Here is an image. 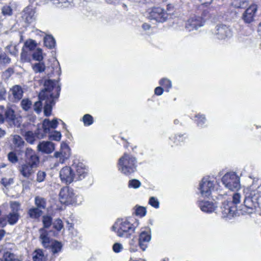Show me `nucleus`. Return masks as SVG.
I'll use <instances>...</instances> for the list:
<instances>
[{
    "mask_svg": "<svg viewBox=\"0 0 261 261\" xmlns=\"http://www.w3.org/2000/svg\"><path fill=\"white\" fill-rule=\"evenodd\" d=\"M13 179L12 178H3L1 180V183L5 187H7L13 183Z\"/></svg>",
    "mask_w": 261,
    "mask_h": 261,
    "instance_id": "nucleus-53",
    "label": "nucleus"
},
{
    "mask_svg": "<svg viewBox=\"0 0 261 261\" xmlns=\"http://www.w3.org/2000/svg\"><path fill=\"white\" fill-rule=\"evenodd\" d=\"M62 248V243L57 240H54L48 249L50 250L53 254L57 253L61 251Z\"/></svg>",
    "mask_w": 261,
    "mask_h": 261,
    "instance_id": "nucleus-25",
    "label": "nucleus"
},
{
    "mask_svg": "<svg viewBox=\"0 0 261 261\" xmlns=\"http://www.w3.org/2000/svg\"><path fill=\"white\" fill-rule=\"evenodd\" d=\"M141 184L140 181L136 179L130 180L128 182V187L133 188L134 189L139 188L141 186Z\"/></svg>",
    "mask_w": 261,
    "mask_h": 261,
    "instance_id": "nucleus-45",
    "label": "nucleus"
},
{
    "mask_svg": "<svg viewBox=\"0 0 261 261\" xmlns=\"http://www.w3.org/2000/svg\"><path fill=\"white\" fill-rule=\"evenodd\" d=\"M58 124L57 119H54L52 121H50L48 119H45L42 123V127H43V132L45 133H50L51 129L56 128Z\"/></svg>",
    "mask_w": 261,
    "mask_h": 261,
    "instance_id": "nucleus-18",
    "label": "nucleus"
},
{
    "mask_svg": "<svg viewBox=\"0 0 261 261\" xmlns=\"http://www.w3.org/2000/svg\"><path fill=\"white\" fill-rule=\"evenodd\" d=\"M62 151L60 152H56L54 153V156L56 158H59V162L63 163L65 159L69 157V148L68 146L65 143H63L61 145Z\"/></svg>",
    "mask_w": 261,
    "mask_h": 261,
    "instance_id": "nucleus-16",
    "label": "nucleus"
},
{
    "mask_svg": "<svg viewBox=\"0 0 261 261\" xmlns=\"http://www.w3.org/2000/svg\"><path fill=\"white\" fill-rule=\"evenodd\" d=\"M37 148L43 153L49 154L55 150V144L50 141H42L38 145Z\"/></svg>",
    "mask_w": 261,
    "mask_h": 261,
    "instance_id": "nucleus-17",
    "label": "nucleus"
},
{
    "mask_svg": "<svg viewBox=\"0 0 261 261\" xmlns=\"http://www.w3.org/2000/svg\"><path fill=\"white\" fill-rule=\"evenodd\" d=\"M151 239L150 232L149 231H143L139 236V241L141 242H149Z\"/></svg>",
    "mask_w": 261,
    "mask_h": 261,
    "instance_id": "nucleus-30",
    "label": "nucleus"
},
{
    "mask_svg": "<svg viewBox=\"0 0 261 261\" xmlns=\"http://www.w3.org/2000/svg\"><path fill=\"white\" fill-rule=\"evenodd\" d=\"M257 9V5H252L246 10L242 17L245 22L250 23L253 20Z\"/></svg>",
    "mask_w": 261,
    "mask_h": 261,
    "instance_id": "nucleus-14",
    "label": "nucleus"
},
{
    "mask_svg": "<svg viewBox=\"0 0 261 261\" xmlns=\"http://www.w3.org/2000/svg\"><path fill=\"white\" fill-rule=\"evenodd\" d=\"M214 34L219 39H225L232 36L231 30L229 27L223 24L216 26Z\"/></svg>",
    "mask_w": 261,
    "mask_h": 261,
    "instance_id": "nucleus-9",
    "label": "nucleus"
},
{
    "mask_svg": "<svg viewBox=\"0 0 261 261\" xmlns=\"http://www.w3.org/2000/svg\"><path fill=\"white\" fill-rule=\"evenodd\" d=\"M12 47L11 45H9L6 47V48L9 50V51L10 54L14 55L15 56H17L18 54V49L16 48V46H14L13 47V49L11 50L10 48Z\"/></svg>",
    "mask_w": 261,
    "mask_h": 261,
    "instance_id": "nucleus-59",
    "label": "nucleus"
},
{
    "mask_svg": "<svg viewBox=\"0 0 261 261\" xmlns=\"http://www.w3.org/2000/svg\"><path fill=\"white\" fill-rule=\"evenodd\" d=\"M53 225L54 228L58 231L61 230L63 227L62 221L61 219H59L55 221V222L53 223Z\"/></svg>",
    "mask_w": 261,
    "mask_h": 261,
    "instance_id": "nucleus-47",
    "label": "nucleus"
},
{
    "mask_svg": "<svg viewBox=\"0 0 261 261\" xmlns=\"http://www.w3.org/2000/svg\"><path fill=\"white\" fill-rule=\"evenodd\" d=\"M204 21L199 16H193L191 17L186 23V29L190 32L194 30H197L198 28L202 26Z\"/></svg>",
    "mask_w": 261,
    "mask_h": 261,
    "instance_id": "nucleus-12",
    "label": "nucleus"
},
{
    "mask_svg": "<svg viewBox=\"0 0 261 261\" xmlns=\"http://www.w3.org/2000/svg\"><path fill=\"white\" fill-rule=\"evenodd\" d=\"M2 13L4 15L11 16L12 14V9L9 6H5L2 8Z\"/></svg>",
    "mask_w": 261,
    "mask_h": 261,
    "instance_id": "nucleus-50",
    "label": "nucleus"
},
{
    "mask_svg": "<svg viewBox=\"0 0 261 261\" xmlns=\"http://www.w3.org/2000/svg\"><path fill=\"white\" fill-rule=\"evenodd\" d=\"M221 209L224 217L229 218L235 215L237 211V206L233 205V203L228 201H225L223 202Z\"/></svg>",
    "mask_w": 261,
    "mask_h": 261,
    "instance_id": "nucleus-13",
    "label": "nucleus"
},
{
    "mask_svg": "<svg viewBox=\"0 0 261 261\" xmlns=\"http://www.w3.org/2000/svg\"><path fill=\"white\" fill-rule=\"evenodd\" d=\"M61 138V134L60 132L55 131L53 134L49 135V139L51 140L59 141Z\"/></svg>",
    "mask_w": 261,
    "mask_h": 261,
    "instance_id": "nucleus-46",
    "label": "nucleus"
},
{
    "mask_svg": "<svg viewBox=\"0 0 261 261\" xmlns=\"http://www.w3.org/2000/svg\"><path fill=\"white\" fill-rule=\"evenodd\" d=\"M36 45L35 42L32 40L27 41L24 43V47L28 48L30 50L34 49L36 47Z\"/></svg>",
    "mask_w": 261,
    "mask_h": 261,
    "instance_id": "nucleus-48",
    "label": "nucleus"
},
{
    "mask_svg": "<svg viewBox=\"0 0 261 261\" xmlns=\"http://www.w3.org/2000/svg\"><path fill=\"white\" fill-rule=\"evenodd\" d=\"M241 195L239 193H234L232 197V201L233 203V205H235L237 204H238L240 202Z\"/></svg>",
    "mask_w": 261,
    "mask_h": 261,
    "instance_id": "nucleus-58",
    "label": "nucleus"
},
{
    "mask_svg": "<svg viewBox=\"0 0 261 261\" xmlns=\"http://www.w3.org/2000/svg\"><path fill=\"white\" fill-rule=\"evenodd\" d=\"M46 176V174L44 171H39L37 174V181L38 182H42L44 181L45 177Z\"/></svg>",
    "mask_w": 261,
    "mask_h": 261,
    "instance_id": "nucleus-52",
    "label": "nucleus"
},
{
    "mask_svg": "<svg viewBox=\"0 0 261 261\" xmlns=\"http://www.w3.org/2000/svg\"><path fill=\"white\" fill-rule=\"evenodd\" d=\"M42 222L44 226L43 228H48L52 224V218L49 216H43L42 218Z\"/></svg>",
    "mask_w": 261,
    "mask_h": 261,
    "instance_id": "nucleus-37",
    "label": "nucleus"
},
{
    "mask_svg": "<svg viewBox=\"0 0 261 261\" xmlns=\"http://www.w3.org/2000/svg\"><path fill=\"white\" fill-rule=\"evenodd\" d=\"M8 160L13 164H15L18 161V158L16 154L13 152L11 151L8 154Z\"/></svg>",
    "mask_w": 261,
    "mask_h": 261,
    "instance_id": "nucleus-44",
    "label": "nucleus"
},
{
    "mask_svg": "<svg viewBox=\"0 0 261 261\" xmlns=\"http://www.w3.org/2000/svg\"><path fill=\"white\" fill-rule=\"evenodd\" d=\"M248 4V0H234L232 5L237 8H246Z\"/></svg>",
    "mask_w": 261,
    "mask_h": 261,
    "instance_id": "nucleus-31",
    "label": "nucleus"
},
{
    "mask_svg": "<svg viewBox=\"0 0 261 261\" xmlns=\"http://www.w3.org/2000/svg\"><path fill=\"white\" fill-rule=\"evenodd\" d=\"M163 89L161 87H156L154 90V93L157 95H161L163 93Z\"/></svg>",
    "mask_w": 261,
    "mask_h": 261,
    "instance_id": "nucleus-61",
    "label": "nucleus"
},
{
    "mask_svg": "<svg viewBox=\"0 0 261 261\" xmlns=\"http://www.w3.org/2000/svg\"><path fill=\"white\" fill-rule=\"evenodd\" d=\"M51 2L58 8H67L70 5L68 0H51Z\"/></svg>",
    "mask_w": 261,
    "mask_h": 261,
    "instance_id": "nucleus-28",
    "label": "nucleus"
},
{
    "mask_svg": "<svg viewBox=\"0 0 261 261\" xmlns=\"http://www.w3.org/2000/svg\"><path fill=\"white\" fill-rule=\"evenodd\" d=\"M182 135L180 136V135H178V136H175V141L174 142L175 143H176L177 141H178V142H180V141H183V139L182 138Z\"/></svg>",
    "mask_w": 261,
    "mask_h": 261,
    "instance_id": "nucleus-63",
    "label": "nucleus"
},
{
    "mask_svg": "<svg viewBox=\"0 0 261 261\" xmlns=\"http://www.w3.org/2000/svg\"><path fill=\"white\" fill-rule=\"evenodd\" d=\"M87 174L86 169L82 165H77L76 167V174H74V178L77 180H82L84 178Z\"/></svg>",
    "mask_w": 261,
    "mask_h": 261,
    "instance_id": "nucleus-23",
    "label": "nucleus"
},
{
    "mask_svg": "<svg viewBox=\"0 0 261 261\" xmlns=\"http://www.w3.org/2000/svg\"><path fill=\"white\" fill-rule=\"evenodd\" d=\"M83 121L85 125H90L93 122V119L90 114H85L83 117Z\"/></svg>",
    "mask_w": 261,
    "mask_h": 261,
    "instance_id": "nucleus-42",
    "label": "nucleus"
},
{
    "mask_svg": "<svg viewBox=\"0 0 261 261\" xmlns=\"http://www.w3.org/2000/svg\"><path fill=\"white\" fill-rule=\"evenodd\" d=\"M35 135L32 131H28L25 133V137L27 141L31 144H33L35 139Z\"/></svg>",
    "mask_w": 261,
    "mask_h": 261,
    "instance_id": "nucleus-38",
    "label": "nucleus"
},
{
    "mask_svg": "<svg viewBox=\"0 0 261 261\" xmlns=\"http://www.w3.org/2000/svg\"><path fill=\"white\" fill-rule=\"evenodd\" d=\"M146 210L144 207L138 206L136 207L135 214L137 216L142 217L146 215Z\"/></svg>",
    "mask_w": 261,
    "mask_h": 261,
    "instance_id": "nucleus-39",
    "label": "nucleus"
},
{
    "mask_svg": "<svg viewBox=\"0 0 261 261\" xmlns=\"http://www.w3.org/2000/svg\"><path fill=\"white\" fill-rule=\"evenodd\" d=\"M149 203L155 208H158L159 207V202L158 199L154 197H151L150 198Z\"/></svg>",
    "mask_w": 261,
    "mask_h": 261,
    "instance_id": "nucleus-54",
    "label": "nucleus"
},
{
    "mask_svg": "<svg viewBox=\"0 0 261 261\" xmlns=\"http://www.w3.org/2000/svg\"><path fill=\"white\" fill-rule=\"evenodd\" d=\"M5 121L9 122L14 123V121L16 119V115L15 114V111L11 108H7L5 111Z\"/></svg>",
    "mask_w": 261,
    "mask_h": 261,
    "instance_id": "nucleus-22",
    "label": "nucleus"
},
{
    "mask_svg": "<svg viewBox=\"0 0 261 261\" xmlns=\"http://www.w3.org/2000/svg\"><path fill=\"white\" fill-rule=\"evenodd\" d=\"M45 45L49 48H53L56 45V41L51 35H47L44 38Z\"/></svg>",
    "mask_w": 261,
    "mask_h": 261,
    "instance_id": "nucleus-27",
    "label": "nucleus"
},
{
    "mask_svg": "<svg viewBox=\"0 0 261 261\" xmlns=\"http://www.w3.org/2000/svg\"><path fill=\"white\" fill-rule=\"evenodd\" d=\"M39 162V157L35 152L27 148L25 151L24 162L20 165L18 171L23 177L29 179L34 174Z\"/></svg>",
    "mask_w": 261,
    "mask_h": 261,
    "instance_id": "nucleus-2",
    "label": "nucleus"
},
{
    "mask_svg": "<svg viewBox=\"0 0 261 261\" xmlns=\"http://www.w3.org/2000/svg\"><path fill=\"white\" fill-rule=\"evenodd\" d=\"M13 142L16 147L19 148H22L25 144L24 141L19 136H15L14 137Z\"/></svg>",
    "mask_w": 261,
    "mask_h": 261,
    "instance_id": "nucleus-32",
    "label": "nucleus"
},
{
    "mask_svg": "<svg viewBox=\"0 0 261 261\" xmlns=\"http://www.w3.org/2000/svg\"><path fill=\"white\" fill-rule=\"evenodd\" d=\"M23 94L22 87L18 85H14L10 89L9 99L12 102H18L22 98Z\"/></svg>",
    "mask_w": 261,
    "mask_h": 261,
    "instance_id": "nucleus-10",
    "label": "nucleus"
},
{
    "mask_svg": "<svg viewBox=\"0 0 261 261\" xmlns=\"http://www.w3.org/2000/svg\"><path fill=\"white\" fill-rule=\"evenodd\" d=\"M148 17L150 20H154L159 22H164L167 20L168 14L162 8L154 7L149 12Z\"/></svg>",
    "mask_w": 261,
    "mask_h": 261,
    "instance_id": "nucleus-7",
    "label": "nucleus"
},
{
    "mask_svg": "<svg viewBox=\"0 0 261 261\" xmlns=\"http://www.w3.org/2000/svg\"><path fill=\"white\" fill-rule=\"evenodd\" d=\"M35 204L36 208H38L41 210L45 209L46 204V200L43 197L36 196L35 198Z\"/></svg>",
    "mask_w": 261,
    "mask_h": 261,
    "instance_id": "nucleus-26",
    "label": "nucleus"
},
{
    "mask_svg": "<svg viewBox=\"0 0 261 261\" xmlns=\"http://www.w3.org/2000/svg\"><path fill=\"white\" fill-rule=\"evenodd\" d=\"M39 231L40 233L39 239L42 246L45 248L48 249L55 240L50 239L48 237L47 231L43 228L39 229Z\"/></svg>",
    "mask_w": 261,
    "mask_h": 261,
    "instance_id": "nucleus-15",
    "label": "nucleus"
},
{
    "mask_svg": "<svg viewBox=\"0 0 261 261\" xmlns=\"http://www.w3.org/2000/svg\"><path fill=\"white\" fill-rule=\"evenodd\" d=\"M20 104L22 109L24 111H27L31 108L32 101L28 98H24L21 100Z\"/></svg>",
    "mask_w": 261,
    "mask_h": 261,
    "instance_id": "nucleus-35",
    "label": "nucleus"
},
{
    "mask_svg": "<svg viewBox=\"0 0 261 261\" xmlns=\"http://www.w3.org/2000/svg\"><path fill=\"white\" fill-rule=\"evenodd\" d=\"M59 199L61 203L66 205L74 202V194L72 189L66 187L61 189L59 194Z\"/></svg>",
    "mask_w": 261,
    "mask_h": 261,
    "instance_id": "nucleus-8",
    "label": "nucleus"
},
{
    "mask_svg": "<svg viewBox=\"0 0 261 261\" xmlns=\"http://www.w3.org/2000/svg\"><path fill=\"white\" fill-rule=\"evenodd\" d=\"M196 117L198 118V120H197L198 125L202 127L205 121V117L202 115L198 114L196 115Z\"/></svg>",
    "mask_w": 261,
    "mask_h": 261,
    "instance_id": "nucleus-55",
    "label": "nucleus"
},
{
    "mask_svg": "<svg viewBox=\"0 0 261 261\" xmlns=\"http://www.w3.org/2000/svg\"><path fill=\"white\" fill-rule=\"evenodd\" d=\"M58 82L51 80H45L44 88L38 95L39 100L34 105V110L39 114L42 106H44V113L46 116L51 114L53 106L55 104V99H57L61 91L60 86L57 85Z\"/></svg>",
    "mask_w": 261,
    "mask_h": 261,
    "instance_id": "nucleus-1",
    "label": "nucleus"
},
{
    "mask_svg": "<svg viewBox=\"0 0 261 261\" xmlns=\"http://www.w3.org/2000/svg\"><path fill=\"white\" fill-rule=\"evenodd\" d=\"M15 255L13 253L10 252H6L3 255V258L5 261H12L13 259H15Z\"/></svg>",
    "mask_w": 261,
    "mask_h": 261,
    "instance_id": "nucleus-51",
    "label": "nucleus"
},
{
    "mask_svg": "<svg viewBox=\"0 0 261 261\" xmlns=\"http://www.w3.org/2000/svg\"><path fill=\"white\" fill-rule=\"evenodd\" d=\"M19 203L16 201H12L10 203V207L12 212H16L17 213L19 209Z\"/></svg>",
    "mask_w": 261,
    "mask_h": 261,
    "instance_id": "nucleus-56",
    "label": "nucleus"
},
{
    "mask_svg": "<svg viewBox=\"0 0 261 261\" xmlns=\"http://www.w3.org/2000/svg\"><path fill=\"white\" fill-rule=\"evenodd\" d=\"M142 28L144 30H149L150 28V25L146 23H144L142 24Z\"/></svg>",
    "mask_w": 261,
    "mask_h": 261,
    "instance_id": "nucleus-64",
    "label": "nucleus"
},
{
    "mask_svg": "<svg viewBox=\"0 0 261 261\" xmlns=\"http://www.w3.org/2000/svg\"><path fill=\"white\" fill-rule=\"evenodd\" d=\"M43 212L38 208L33 207L30 208L28 212L29 217L34 219H38L42 215Z\"/></svg>",
    "mask_w": 261,
    "mask_h": 261,
    "instance_id": "nucleus-24",
    "label": "nucleus"
},
{
    "mask_svg": "<svg viewBox=\"0 0 261 261\" xmlns=\"http://www.w3.org/2000/svg\"><path fill=\"white\" fill-rule=\"evenodd\" d=\"M255 207V204L252 200V197H246L244 201V212L247 214L252 213L254 208Z\"/></svg>",
    "mask_w": 261,
    "mask_h": 261,
    "instance_id": "nucleus-21",
    "label": "nucleus"
},
{
    "mask_svg": "<svg viewBox=\"0 0 261 261\" xmlns=\"http://www.w3.org/2000/svg\"><path fill=\"white\" fill-rule=\"evenodd\" d=\"M222 181L228 189L237 190L240 187V177L234 172L226 173L222 178Z\"/></svg>",
    "mask_w": 261,
    "mask_h": 261,
    "instance_id": "nucleus-5",
    "label": "nucleus"
},
{
    "mask_svg": "<svg viewBox=\"0 0 261 261\" xmlns=\"http://www.w3.org/2000/svg\"><path fill=\"white\" fill-rule=\"evenodd\" d=\"M6 90L4 87L0 88V101L6 99Z\"/></svg>",
    "mask_w": 261,
    "mask_h": 261,
    "instance_id": "nucleus-60",
    "label": "nucleus"
},
{
    "mask_svg": "<svg viewBox=\"0 0 261 261\" xmlns=\"http://www.w3.org/2000/svg\"><path fill=\"white\" fill-rule=\"evenodd\" d=\"M160 84L163 86H164L165 88H167V92L169 91V89H170L172 87V83L171 81L166 78H163L161 79L160 81Z\"/></svg>",
    "mask_w": 261,
    "mask_h": 261,
    "instance_id": "nucleus-40",
    "label": "nucleus"
},
{
    "mask_svg": "<svg viewBox=\"0 0 261 261\" xmlns=\"http://www.w3.org/2000/svg\"><path fill=\"white\" fill-rule=\"evenodd\" d=\"M60 177L62 182L68 185L74 180V173L70 167L66 166L60 170Z\"/></svg>",
    "mask_w": 261,
    "mask_h": 261,
    "instance_id": "nucleus-11",
    "label": "nucleus"
},
{
    "mask_svg": "<svg viewBox=\"0 0 261 261\" xmlns=\"http://www.w3.org/2000/svg\"><path fill=\"white\" fill-rule=\"evenodd\" d=\"M198 205L200 210L205 213H212L215 210L216 208L213 202L208 201H199Z\"/></svg>",
    "mask_w": 261,
    "mask_h": 261,
    "instance_id": "nucleus-19",
    "label": "nucleus"
},
{
    "mask_svg": "<svg viewBox=\"0 0 261 261\" xmlns=\"http://www.w3.org/2000/svg\"><path fill=\"white\" fill-rule=\"evenodd\" d=\"M19 218V215L16 212H12L7 216L8 222L10 224L13 225L15 224Z\"/></svg>",
    "mask_w": 261,
    "mask_h": 261,
    "instance_id": "nucleus-29",
    "label": "nucleus"
},
{
    "mask_svg": "<svg viewBox=\"0 0 261 261\" xmlns=\"http://www.w3.org/2000/svg\"><path fill=\"white\" fill-rule=\"evenodd\" d=\"M214 189L213 181L210 177H203L199 184V190L202 196L208 197Z\"/></svg>",
    "mask_w": 261,
    "mask_h": 261,
    "instance_id": "nucleus-6",
    "label": "nucleus"
},
{
    "mask_svg": "<svg viewBox=\"0 0 261 261\" xmlns=\"http://www.w3.org/2000/svg\"><path fill=\"white\" fill-rule=\"evenodd\" d=\"M11 62V59L5 53L0 54V64H6Z\"/></svg>",
    "mask_w": 261,
    "mask_h": 261,
    "instance_id": "nucleus-41",
    "label": "nucleus"
},
{
    "mask_svg": "<svg viewBox=\"0 0 261 261\" xmlns=\"http://www.w3.org/2000/svg\"><path fill=\"white\" fill-rule=\"evenodd\" d=\"M45 66L43 62H39V63H35L33 66V69L36 73H41L44 71Z\"/></svg>",
    "mask_w": 261,
    "mask_h": 261,
    "instance_id": "nucleus-34",
    "label": "nucleus"
},
{
    "mask_svg": "<svg viewBox=\"0 0 261 261\" xmlns=\"http://www.w3.org/2000/svg\"><path fill=\"white\" fill-rule=\"evenodd\" d=\"M147 242H141L139 241V244L140 248L143 251H145L147 247Z\"/></svg>",
    "mask_w": 261,
    "mask_h": 261,
    "instance_id": "nucleus-62",
    "label": "nucleus"
},
{
    "mask_svg": "<svg viewBox=\"0 0 261 261\" xmlns=\"http://www.w3.org/2000/svg\"><path fill=\"white\" fill-rule=\"evenodd\" d=\"M34 16L35 12L32 8L27 7L23 10L22 17L25 22L31 23L35 19Z\"/></svg>",
    "mask_w": 261,
    "mask_h": 261,
    "instance_id": "nucleus-20",
    "label": "nucleus"
},
{
    "mask_svg": "<svg viewBox=\"0 0 261 261\" xmlns=\"http://www.w3.org/2000/svg\"><path fill=\"white\" fill-rule=\"evenodd\" d=\"M112 229L119 237L128 238L134 232L135 228L133 224L125 220L118 219L113 225Z\"/></svg>",
    "mask_w": 261,
    "mask_h": 261,
    "instance_id": "nucleus-4",
    "label": "nucleus"
},
{
    "mask_svg": "<svg viewBox=\"0 0 261 261\" xmlns=\"http://www.w3.org/2000/svg\"><path fill=\"white\" fill-rule=\"evenodd\" d=\"M43 127L42 126L41 128H38L35 132V136L39 139L44 138L47 133H45L43 132Z\"/></svg>",
    "mask_w": 261,
    "mask_h": 261,
    "instance_id": "nucleus-49",
    "label": "nucleus"
},
{
    "mask_svg": "<svg viewBox=\"0 0 261 261\" xmlns=\"http://www.w3.org/2000/svg\"><path fill=\"white\" fill-rule=\"evenodd\" d=\"M33 59L34 60L41 62L43 59L42 50L41 48H38L32 55Z\"/></svg>",
    "mask_w": 261,
    "mask_h": 261,
    "instance_id": "nucleus-33",
    "label": "nucleus"
},
{
    "mask_svg": "<svg viewBox=\"0 0 261 261\" xmlns=\"http://www.w3.org/2000/svg\"><path fill=\"white\" fill-rule=\"evenodd\" d=\"M123 249V246L120 243H116L113 246V250L116 253L120 252Z\"/></svg>",
    "mask_w": 261,
    "mask_h": 261,
    "instance_id": "nucleus-57",
    "label": "nucleus"
},
{
    "mask_svg": "<svg viewBox=\"0 0 261 261\" xmlns=\"http://www.w3.org/2000/svg\"><path fill=\"white\" fill-rule=\"evenodd\" d=\"M21 61L23 62H27L30 61V56L28 55V52L26 51L24 47L22 49V51L20 55Z\"/></svg>",
    "mask_w": 261,
    "mask_h": 261,
    "instance_id": "nucleus-43",
    "label": "nucleus"
},
{
    "mask_svg": "<svg viewBox=\"0 0 261 261\" xmlns=\"http://www.w3.org/2000/svg\"><path fill=\"white\" fill-rule=\"evenodd\" d=\"M35 254L33 256L34 261H42L44 257L43 250L40 249H36L35 251Z\"/></svg>",
    "mask_w": 261,
    "mask_h": 261,
    "instance_id": "nucleus-36",
    "label": "nucleus"
},
{
    "mask_svg": "<svg viewBox=\"0 0 261 261\" xmlns=\"http://www.w3.org/2000/svg\"><path fill=\"white\" fill-rule=\"evenodd\" d=\"M137 167V159L129 154L124 153L118 161V170L126 176L135 173Z\"/></svg>",
    "mask_w": 261,
    "mask_h": 261,
    "instance_id": "nucleus-3",
    "label": "nucleus"
}]
</instances>
